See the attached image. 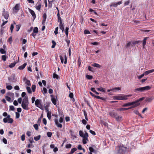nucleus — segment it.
<instances>
[{
  "instance_id": "f257e3e1",
  "label": "nucleus",
  "mask_w": 154,
  "mask_h": 154,
  "mask_svg": "<svg viewBox=\"0 0 154 154\" xmlns=\"http://www.w3.org/2000/svg\"><path fill=\"white\" fill-rule=\"evenodd\" d=\"M126 147L123 146L122 145H120L116 148V154H124L126 150Z\"/></svg>"
},
{
  "instance_id": "f03ea898",
  "label": "nucleus",
  "mask_w": 154,
  "mask_h": 154,
  "mask_svg": "<svg viewBox=\"0 0 154 154\" xmlns=\"http://www.w3.org/2000/svg\"><path fill=\"white\" fill-rule=\"evenodd\" d=\"M113 98L114 100H126L128 99V98L125 97V95L123 94H119L118 96H113Z\"/></svg>"
},
{
  "instance_id": "7ed1b4c3",
  "label": "nucleus",
  "mask_w": 154,
  "mask_h": 154,
  "mask_svg": "<svg viewBox=\"0 0 154 154\" xmlns=\"http://www.w3.org/2000/svg\"><path fill=\"white\" fill-rule=\"evenodd\" d=\"M41 100L40 99H37L35 102V105L38 107L39 108L42 110H43L44 109L43 108L42 105L41 103Z\"/></svg>"
},
{
  "instance_id": "20e7f679",
  "label": "nucleus",
  "mask_w": 154,
  "mask_h": 154,
  "mask_svg": "<svg viewBox=\"0 0 154 154\" xmlns=\"http://www.w3.org/2000/svg\"><path fill=\"white\" fill-rule=\"evenodd\" d=\"M8 79L9 81H11L13 82H15L17 81L14 74H12L11 77H8Z\"/></svg>"
},
{
  "instance_id": "39448f33",
  "label": "nucleus",
  "mask_w": 154,
  "mask_h": 154,
  "mask_svg": "<svg viewBox=\"0 0 154 154\" xmlns=\"http://www.w3.org/2000/svg\"><path fill=\"white\" fill-rule=\"evenodd\" d=\"M89 93L91 96L94 97L98 99H101L104 101H105L106 100V99L105 98L101 97L95 95L94 94H93L92 92H90Z\"/></svg>"
},
{
  "instance_id": "423d86ee",
  "label": "nucleus",
  "mask_w": 154,
  "mask_h": 154,
  "mask_svg": "<svg viewBox=\"0 0 154 154\" xmlns=\"http://www.w3.org/2000/svg\"><path fill=\"white\" fill-rule=\"evenodd\" d=\"M122 1H120L116 3H111L110 5V7H111L112 6H113L115 8H116L117 7L118 5H119L120 4H122Z\"/></svg>"
},
{
  "instance_id": "0eeeda50",
  "label": "nucleus",
  "mask_w": 154,
  "mask_h": 154,
  "mask_svg": "<svg viewBox=\"0 0 154 154\" xmlns=\"http://www.w3.org/2000/svg\"><path fill=\"white\" fill-rule=\"evenodd\" d=\"M29 104V103H21V106L24 109L28 110L29 109V108L28 107Z\"/></svg>"
},
{
  "instance_id": "6e6552de",
  "label": "nucleus",
  "mask_w": 154,
  "mask_h": 154,
  "mask_svg": "<svg viewBox=\"0 0 154 154\" xmlns=\"http://www.w3.org/2000/svg\"><path fill=\"white\" fill-rule=\"evenodd\" d=\"M109 114L110 116L112 118H115L116 117L118 116L117 113L114 111L109 112Z\"/></svg>"
},
{
  "instance_id": "1a4fd4ad",
  "label": "nucleus",
  "mask_w": 154,
  "mask_h": 154,
  "mask_svg": "<svg viewBox=\"0 0 154 154\" xmlns=\"http://www.w3.org/2000/svg\"><path fill=\"white\" fill-rule=\"evenodd\" d=\"M154 99V96H152L150 97H146L145 101L147 102H151Z\"/></svg>"
},
{
  "instance_id": "9d476101",
  "label": "nucleus",
  "mask_w": 154,
  "mask_h": 154,
  "mask_svg": "<svg viewBox=\"0 0 154 154\" xmlns=\"http://www.w3.org/2000/svg\"><path fill=\"white\" fill-rule=\"evenodd\" d=\"M22 103L27 104L29 103L28 97L27 96H26L24 97Z\"/></svg>"
},
{
  "instance_id": "9b49d317",
  "label": "nucleus",
  "mask_w": 154,
  "mask_h": 154,
  "mask_svg": "<svg viewBox=\"0 0 154 154\" xmlns=\"http://www.w3.org/2000/svg\"><path fill=\"white\" fill-rule=\"evenodd\" d=\"M29 12L30 13V14L32 16L34 19H35L36 18V16L34 11L30 9H29Z\"/></svg>"
},
{
  "instance_id": "f8f14e48",
  "label": "nucleus",
  "mask_w": 154,
  "mask_h": 154,
  "mask_svg": "<svg viewBox=\"0 0 154 154\" xmlns=\"http://www.w3.org/2000/svg\"><path fill=\"white\" fill-rule=\"evenodd\" d=\"M142 88L143 92H144L149 90L151 88V87L149 86H146L142 87Z\"/></svg>"
},
{
  "instance_id": "ddd939ff",
  "label": "nucleus",
  "mask_w": 154,
  "mask_h": 154,
  "mask_svg": "<svg viewBox=\"0 0 154 154\" xmlns=\"http://www.w3.org/2000/svg\"><path fill=\"white\" fill-rule=\"evenodd\" d=\"M56 125L59 128H61L62 127V125L61 124L58 123V120L57 119H56L54 120Z\"/></svg>"
},
{
  "instance_id": "4468645a",
  "label": "nucleus",
  "mask_w": 154,
  "mask_h": 154,
  "mask_svg": "<svg viewBox=\"0 0 154 154\" xmlns=\"http://www.w3.org/2000/svg\"><path fill=\"white\" fill-rule=\"evenodd\" d=\"M19 4H17L13 8L14 10H16V12H17L19 9Z\"/></svg>"
},
{
  "instance_id": "2eb2a0df",
  "label": "nucleus",
  "mask_w": 154,
  "mask_h": 154,
  "mask_svg": "<svg viewBox=\"0 0 154 154\" xmlns=\"http://www.w3.org/2000/svg\"><path fill=\"white\" fill-rule=\"evenodd\" d=\"M2 15L4 16V18L5 19L7 20L8 19L9 15L7 11H6L4 14L2 13Z\"/></svg>"
},
{
  "instance_id": "dca6fc26",
  "label": "nucleus",
  "mask_w": 154,
  "mask_h": 154,
  "mask_svg": "<svg viewBox=\"0 0 154 154\" xmlns=\"http://www.w3.org/2000/svg\"><path fill=\"white\" fill-rule=\"evenodd\" d=\"M10 118V116L9 115H8L7 117L3 119V122L4 123H6L8 122V120Z\"/></svg>"
},
{
  "instance_id": "f3484780",
  "label": "nucleus",
  "mask_w": 154,
  "mask_h": 154,
  "mask_svg": "<svg viewBox=\"0 0 154 154\" xmlns=\"http://www.w3.org/2000/svg\"><path fill=\"white\" fill-rule=\"evenodd\" d=\"M149 37H146L144 38L143 39V48H144L146 44V40L148 38H149Z\"/></svg>"
},
{
  "instance_id": "a211bd4d",
  "label": "nucleus",
  "mask_w": 154,
  "mask_h": 154,
  "mask_svg": "<svg viewBox=\"0 0 154 154\" xmlns=\"http://www.w3.org/2000/svg\"><path fill=\"white\" fill-rule=\"evenodd\" d=\"M27 64L26 63H24L23 65L19 66L18 67V69L20 70H22L23 69L26 67Z\"/></svg>"
},
{
  "instance_id": "6ab92c4d",
  "label": "nucleus",
  "mask_w": 154,
  "mask_h": 154,
  "mask_svg": "<svg viewBox=\"0 0 154 154\" xmlns=\"http://www.w3.org/2000/svg\"><path fill=\"white\" fill-rule=\"evenodd\" d=\"M134 92H142V87H140L138 88H137L135 89L134 90Z\"/></svg>"
},
{
  "instance_id": "aec40b11",
  "label": "nucleus",
  "mask_w": 154,
  "mask_h": 154,
  "mask_svg": "<svg viewBox=\"0 0 154 154\" xmlns=\"http://www.w3.org/2000/svg\"><path fill=\"white\" fill-rule=\"evenodd\" d=\"M88 134L87 133H85L84 134L83 137L84 139L87 140H88Z\"/></svg>"
},
{
  "instance_id": "412c9836",
  "label": "nucleus",
  "mask_w": 154,
  "mask_h": 154,
  "mask_svg": "<svg viewBox=\"0 0 154 154\" xmlns=\"http://www.w3.org/2000/svg\"><path fill=\"white\" fill-rule=\"evenodd\" d=\"M59 27L60 29L62 30V32H63L64 30V26L63 25V23H60L59 25Z\"/></svg>"
},
{
  "instance_id": "4be33fe9",
  "label": "nucleus",
  "mask_w": 154,
  "mask_h": 154,
  "mask_svg": "<svg viewBox=\"0 0 154 154\" xmlns=\"http://www.w3.org/2000/svg\"><path fill=\"white\" fill-rule=\"evenodd\" d=\"M139 105H140V103H134V104H133V106H132L128 108L129 109H131L132 108H134V107H137V106H138Z\"/></svg>"
},
{
  "instance_id": "5701e85b",
  "label": "nucleus",
  "mask_w": 154,
  "mask_h": 154,
  "mask_svg": "<svg viewBox=\"0 0 154 154\" xmlns=\"http://www.w3.org/2000/svg\"><path fill=\"white\" fill-rule=\"evenodd\" d=\"M92 66H94L96 67L99 68H100L101 67V66H100L99 64L97 63H93V64H92Z\"/></svg>"
},
{
  "instance_id": "b1692460",
  "label": "nucleus",
  "mask_w": 154,
  "mask_h": 154,
  "mask_svg": "<svg viewBox=\"0 0 154 154\" xmlns=\"http://www.w3.org/2000/svg\"><path fill=\"white\" fill-rule=\"evenodd\" d=\"M37 3L39 4V5L38 6H36L35 8L37 10L39 11L40 10L41 6V3L39 2H38Z\"/></svg>"
},
{
  "instance_id": "393cba45",
  "label": "nucleus",
  "mask_w": 154,
  "mask_h": 154,
  "mask_svg": "<svg viewBox=\"0 0 154 154\" xmlns=\"http://www.w3.org/2000/svg\"><path fill=\"white\" fill-rule=\"evenodd\" d=\"M82 111L83 112L84 114L85 117V119L87 121H88V119L87 117V113L85 110H83Z\"/></svg>"
},
{
  "instance_id": "a878e982",
  "label": "nucleus",
  "mask_w": 154,
  "mask_h": 154,
  "mask_svg": "<svg viewBox=\"0 0 154 154\" xmlns=\"http://www.w3.org/2000/svg\"><path fill=\"white\" fill-rule=\"evenodd\" d=\"M97 89L98 91H100L104 93L105 92H106L105 89L102 88V87H100V88H97Z\"/></svg>"
},
{
  "instance_id": "bb28decb",
  "label": "nucleus",
  "mask_w": 154,
  "mask_h": 154,
  "mask_svg": "<svg viewBox=\"0 0 154 154\" xmlns=\"http://www.w3.org/2000/svg\"><path fill=\"white\" fill-rule=\"evenodd\" d=\"M51 101L52 103L56 105V98L55 97H53L51 98Z\"/></svg>"
},
{
  "instance_id": "cd10ccee",
  "label": "nucleus",
  "mask_w": 154,
  "mask_h": 154,
  "mask_svg": "<svg viewBox=\"0 0 154 154\" xmlns=\"http://www.w3.org/2000/svg\"><path fill=\"white\" fill-rule=\"evenodd\" d=\"M16 62H14L13 63H12L9 65V67L10 68H12L13 67H14L15 64H16Z\"/></svg>"
},
{
  "instance_id": "c85d7f7f",
  "label": "nucleus",
  "mask_w": 154,
  "mask_h": 154,
  "mask_svg": "<svg viewBox=\"0 0 154 154\" xmlns=\"http://www.w3.org/2000/svg\"><path fill=\"white\" fill-rule=\"evenodd\" d=\"M68 30H69V28L68 27H66L65 29V33L66 35V37L67 38H68Z\"/></svg>"
},
{
  "instance_id": "c756f323",
  "label": "nucleus",
  "mask_w": 154,
  "mask_h": 154,
  "mask_svg": "<svg viewBox=\"0 0 154 154\" xmlns=\"http://www.w3.org/2000/svg\"><path fill=\"white\" fill-rule=\"evenodd\" d=\"M129 109L128 108H118L117 109V110L119 111H125L128 110Z\"/></svg>"
},
{
  "instance_id": "7c9ffc66",
  "label": "nucleus",
  "mask_w": 154,
  "mask_h": 154,
  "mask_svg": "<svg viewBox=\"0 0 154 154\" xmlns=\"http://www.w3.org/2000/svg\"><path fill=\"white\" fill-rule=\"evenodd\" d=\"M145 97H143L142 98H141L140 99H139L138 100H136L135 101V103H139L138 102L140 101H141L143 100L144 99Z\"/></svg>"
},
{
  "instance_id": "2f4dec72",
  "label": "nucleus",
  "mask_w": 154,
  "mask_h": 154,
  "mask_svg": "<svg viewBox=\"0 0 154 154\" xmlns=\"http://www.w3.org/2000/svg\"><path fill=\"white\" fill-rule=\"evenodd\" d=\"M122 118V117L118 115V116L116 117L115 119L117 121L119 122L121 121Z\"/></svg>"
},
{
  "instance_id": "473e14b6",
  "label": "nucleus",
  "mask_w": 154,
  "mask_h": 154,
  "mask_svg": "<svg viewBox=\"0 0 154 154\" xmlns=\"http://www.w3.org/2000/svg\"><path fill=\"white\" fill-rule=\"evenodd\" d=\"M38 32V29L37 27H35L34 28L33 32L34 33H37Z\"/></svg>"
},
{
  "instance_id": "72a5a7b5",
  "label": "nucleus",
  "mask_w": 154,
  "mask_h": 154,
  "mask_svg": "<svg viewBox=\"0 0 154 154\" xmlns=\"http://www.w3.org/2000/svg\"><path fill=\"white\" fill-rule=\"evenodd\" d=\"M89 149L90 152L95 153V150L92 147H90L89 148Z\"/></svg>"
},
{
  "instance_id": "f704fd0d",
  "label": "nucleus",
  "mask_w": 154,
  "mask_h": 154,
  "mask_svg": "<svg viewBox=\"0 0 154 154\" xmlns=\"http://www.w3.org/2000/svg\"><path fill=\"white\" fill-rule=\"evenodd\" d=\"M77 150V149L76 148H74L72 149L71 150V151L69 153L72 154L75 151Z\"/></svg>"
},
{
  "instance_id": "c9c22d12",
  "label": "nucleus",
  "mask_w": 154,
  "mask_h": 154,
  "mask_svg": "<svg viewBox=\"0 0 154 154\" xmlns=\"http://www.w3.org/2000/svg\"><path fill=\"white\" fill-rule=\"evenodd\" d=\"M86 78L88 79H91L93 78V76L92 75H89L87 74L86 75Z\"/></svg>"
},
{
  "instance_id": "e433bc0d",
  "label": "nucleus",
  "mask_w": 154,
  "mask_h": 154,
  "mask_svg": "<svg viewBox=\"0 0 154 154\" xmlns=\"http://www.w3.org/2000/svg\"><path fill=\"white\" fill-rule=\"evenodd\" d=\"M41 137V136L39 135L35 137H34V139L35 141H38L39 140Z\"/></svg>"
},
{
  "instance_id": "4c0bfd02",
  "label": "nucleus",
  "mask_w": 154,
  "mask_h": 154,
  "mask_svg": "<svg viewBox=\"0 0 154 154\" xmlns=\"http://www.w3.org/2000/svg\"><path fill=\"white\" fill-rule=\"evenodd\" d=\"M53 77L54 78H56L57 79H59V77L58 75L56 74L55 73H54L53 74Z\"/></svg>"
},
{
  "instance_id": "58836bf2",
  "label": "nucleus",
  "mask_w": 154,
  "mask_h": 154,
  "mask_svg": "<svg viewBox=\"0 0 154 154\" xmlns=\"http://www.w3.org/2000/svg\"><path fill=\"white\" fill-rule=\"evenodd\" d=\"M26 88L27 92L29 94H31L32 93V91L31 90V88L27 86Z\"/></svg>"
},
{
  "instance_id": "ea45409f",
  "label": "nucleus",
  "mask_w": 154,
  "mask_h": 154,
  "mask_svg": "<svg viewBox=\"0 0 154 154\" xmlns=\"http://www.w3.org/2000/svg\"><path fill=\"white\" fill-rule=\"evenodd\" d=\"M14 121L13 119L12 118H10L8 120V123L12 124Z\"/></svg>"
},
{
  "instance_id": "a19ab883",
  "label": "nucleus",
  "mask_w": 154,
  "mask_h": 154,
  "mask_svg": "<svg viewBox=\"0 0 154 154\" xmlns=\"http://www.w3.org/2000/svg\"><path fill=\"white\" fill-rule=\"evenodd\" d=\"M32 89L33 92H34L35 91L36 88V86L35 85H33L32 86Z\"/></svg>"
},
{
  "instance_id": "79ce46f5",
  "label": "nucleus",
  "mask_w": 154,
  "mask_h": 154,
  "mask_svg": "<svg viewBox=\"0 0 154 154\" xmlns=\"http://www.w3.org/2000/svg\"><path fill=\"white\" fill-rule=\"evenodd\" d=\"M7 57L6 55H3L2 56V59L4 61H5L6 60Z\"/></svg>"
},
{
  "instance_id": "37998d69",
  "label": "nucleus",
  "mask_w": 154,
  "mask_h": 154,
  "mask_svg": "<svg viewBox=\"0 0 154 154\" xmlns=\"http://www.w3.org/2000/svg\"><path fill=\"white\" fill-rule=\"evenodd\" d=\"M25 83L28 86H30L31 85L30 81L29 80H26Z\"/></svg>"
},
{
  "instance_id": "c03bdc74",
  "label": "nucleus",
  "mask_w": 154,
  "mask_h": 154,
  "mask_svg": "<svg viewBox=\"0 0 154 154\" xmlns=\"http://www.w3.org/2000/svg\"><path fill=\"white\" fill-rule=\"evenodd\" d=\"M52 42L53 44L51 46V48H54L55 47V46L56 44V42L54 40H53L52 41Z\"/></svg>"
},
{
  "instance_id": "a18cd8bd",
  "label": "nucleus",
  "mask_w": 154,
  "mask_h": 154,
  "mask_svg": "<svg viewBox=\"0 0 154 154\" xmlns=\"http://www.w3.org/2000/svg\"><path fill=\"white\" fill-rule=\"evenodd\" d=\"M135 103V101L132 102H130V103H127L128 106H131V105H132L133 104H134V103Z\"/></svg>"
},
{
  "instance_id": "49530a36",
  "label": "nucleus",
  "mask_w": 154,
  "mask_h": 154,
  "mask_svg": "<svg viewBox=\"0 0 154 154\" xmlns=\"http://www.w3.org/2000/svg\"><path fill=\"white\" fill-rule=\"evenodd\" d=\"M0 53L2 54H5L6 53V51L5 50L2 48H1L0 49Z\"/></svg>"
},
{
  "instance_id": "de8ad7c7",
  "label": "nucleus",
  "mask_w": 154,
  "mask_h": 154,
  "mask_svg": "<svg viewBox=\"0 0 154 154\" xmlns=\"http://www.w3.org/2000/svg\"><path fill=\"white\" fill-rule=\"evenodd\" d=\"M20 26H21L20 25H16V31L17 32H18L19 30Z\"/></svg>"
},
{
  "instance_id": "09e8293b",
  "label": "nucleus",
  "mask_w": 154,
  "mask_h": 154,
  "mask_svg": "<svg viewBox=\"0 0 154 154\" xmlns=\"http://www.w3.org/2000/svg\"><path fill=\"white\" fill-rule=\"evenodd\" d=\"M38 125H38V124H34L33 125V127H34V128H35V129L36 130H38Z\"/></svg>"
},
{
  "instance_id": "8fccbe9b",
  "label": "nucleus",
  "mask_w": 154,
  "mask_h": 154,
  "mask_svg": "<svg viewBox=\"0 0 154 154\" xmlns=\"http://www.w3.org/2000/svg\"><path fill=\"white\" fill-rule=\"evenodd\" d=\"M51 112L47 113V116L49 120H50L51 119Z\"/></svg>"
},
{
  "instance_id": "3c124183",
  "label": "nucleus",
  "mask_w": 154,
  "mask_h": 154,
  "mask_svg": "<svg viewBox=\"0 0 154 154\" xmlns=\"http://www.w3.org/2000/svg\"><path fill=\"white\" fill-rule=\"evenodd\" d=\"M134 112L136 114L138 115L139 116H141V114L139 113L137 110H134Z\"/></svg>"
},
{
  "instance_id": "603ef678",
  "label": "nucleus",
  "mask_w": 154,
  "mask_h": 154,
  "mask_svg": "<svg viewBox=\"0 0 154 154\" xmlns=\"http://www.w3.org/2000/svg\"><path fill=\"white\" fill-rule=\"evenodd\" d=\"M131 42H128L125 45V47L127 48H128L131 46Z\"/></svg>"
},
{
  "instance_id": "864d4df0",
  "label": "nucleus",
  "mask_w": 154,
  "mask_h": 154,
  "mask_svg": "<svg viewBox=\"0 0 154 154\" xmlns=\"http://www.w3.org/2000/svg\"><path fill=\"white\" fill-rule=\"evenodd\" d=\"M78 64L79 66V67H80V65H81V61L80 59V57L78 58Z\"/></svg>"
},
{
  "instance_id": "5fc2aeb1",
  "label": "nucleus",
  "mask_w": 154,
  "mask_h": 154,
  "mask_svg": "<svg viewBox=\"0 0 154 154\" xmlns=\"http://www.w3.org/2000/svg\"><path fill=\"white\" fill-rule=\"evenodd\" d=\"M6 88L8 90H11L12 88V86L9 85L6 86Z\"/></svg>"
},
{
  "instance_id": "6e6d98bb",
  "label": "nucleus",
  "mask_w": 154,
  "mask_h": 154,
  "mask_svg": "<svg viewBox=\"0 0 154 154\" xmlns=\"http://www.w3.org/2000/svg\"><path fill=\"white\" fill-rule=\"evenodd\" d=\"M34 147V146L32 144H29L27 146V147L29 148H33Z\"/></svg>"
},
{
  "instance_id": "4d7b16f0",
  "label": "nucleus",
  "mask_w": 154,
  "mask_h": 154,
  "mask_svg": "<svg viewBox=\"0 0 154 154\" xmlns=\"http://www.w3.org/2000/svg\"><path fill=\"white\" fill-rule=\"evenodd\" d=\"M25 134H23L21 137V140L22 141H23L25 140Z\"/></svg>"
},
{
  "instance_id": "13d9d810",
  "label": "nucleus",
  "mask_w": 154,
  "mask_h": 154,
  "mask_svg": "<svg viewBox=\"0 0 154 154\" xmlns=\"http://www.w3.org/2000/svg\"><path fill=\"white\" fill-rule=\"evenodd\" d=\"M52 133L51 132H47V136L48 137H51V136H52Z\"/></svg>"
},
{
  "instance_id": "bf43d9fd",
  "label": "nucleus",
  "mask_w": 154,
  "mask_h": 154,
  "mask_svg": "<svg viewBox=\"0 0 154 154\" xmlns=\"http://www.w3.org/2000/svg\"><path fill=\"white\" fill-rule=\"evenodd\" d=\"M82 123L84 125H86L87 123V121L84 119H83L82 120Z\"/></svg>"
},
{
  "instance_id": "052dcab7",
  "label": "nucleus",
  "mask_w": 154,
  "mask_h": 154,
  "mask_svg": "<svg viewBox=\"0 0 154 154\" xmlns=\"http://www.w3.org/2000/svg\"><path fill=\"white\" fill-rule=\"evenodd\" d=\"M72 145L70 144H68L66 145V147L67 149L70 148L71 147Z\"/></svg>"
},
{
  "instance_id": "680f3d73",
  "label": "nucleus",
  "mask_w": 154,
  "mask_h": 154,
  "mask_svg": "<svg viewBox=\"0 0 154 154\" xmlns=\"http://www.w3.org/2000/svg\"><path fill=\"white\" fill-rule=\"evenodd\" d=\"M9 107V109L10 110L14 111L15 109L14 107L13 106H10Z\"/></svg>"
},
{
  "instance_id": "e2e57ef3",
  "label": "nucleus",
  "mask_w": 154,
  "mask_h": 154,
  "mask_svg": "<svg viewBox=\"0 0 154 154\" xmlns=\"http://www.w3.org/2000/svg\"><path fill=\"white\" fill-rule=\"evenodd\" d=\"M58 27H57L55 28V30L54 31V33L55 35H57L58 33Z\"/></svg>"
},
{
  "instance_id": "0e129e2a",
  "label": "nucleus",
  "mask_w": 154,
  "mask_h": 154,
  "mask_svg": "<svg viewBox=\"0 0 154 154\" xmlns=\"http://www.w3.org/2000/svg\"><path fill=\"white\" fill-rule=\"evenodd\" d=\"M5 99H6V100L8 101H10V100H11V98L10 97H8V96H6L5 97Z\"/></svg>"
},
{
  "instance_id": "69168bd1",
  "label": "nucleus",
  "mask_w": 154,
  "mask_h": 154,
  "mask_svg": "<svg viewBox=\"0 0 154 154\" xmlns=\"http://www.w3.org/2000/svg\"><path fill=\"white\" fill-rule=\"evenodd\" d=\"M14 26L13 24H11V27H10V30L11 31V32H13V29H14Z\"/></svg>"
},
{
  "instance_id": "338daca9",
  "label": "nucleus",
  "mask_w": 154,
  "mask_h": 154,
  "mask_svg": "<svg viewBox=\"0 0 154 154\" xmlns=\"http://www.w3.org/2000/svg\"><path fill=\"white\" fill-rule=\"evenodd\" d=\"M20 116V114L18 112H16V117L17 119H18L19 118Z\"/></svg>"
},
{
  "instance_id": "774afa93",
  "label": "nucleus",
  "mask_w": 154,
  "mask_h": 154,
  "mask_svg": "<svg viewBox=\"0 0 154 154\" xmlns=\"http://www.w3.org/2000/svg\"><path fill=\"white\" fill-rule=\"evenodd\" d=\"M79 134L80 136L81 137H83L84 133L83 131H79Z\"/></svg>"
}]
</instances>
